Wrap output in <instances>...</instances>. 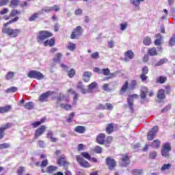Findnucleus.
Here are the masks:
<instances>
[{"mask_svg": "<svg viewBox=\"0 0 175 175\" xmlns=\"http://www.w3.org/2000/svg\"><path fill=\"white\" fill-rule=\"evenodd\" d=\"M148 92V89L146 87H142L141 89V98L142 99H146V96Z\"/></svg>", "mask_w": 175, "mask_h": 175, "instance_id": "20", "label": "nucleus"}, {"mask_svg": "<svg viewBox=\"0 0 175 175\" xmlns=\"http://www.w3.org/2000/svg\"><path fill=\"white\" fill-rule=\"evenodd\" d=\"M106 164L109 166V170H113L114 167L117 166V162H116V160L111 157L106 158Z\"/></svg>", "mask_w": 175, "mask_h": 175, "instance_id": "6", "label": "nucleus"}, {"mask_svg": "<svg viewBox=\"0 0 175 175\" xmlns=\"http://www.w3.org/2000/svg\"><path fill=\"white\" fill-rule=\"evenodd\" d=\"M169 44L170 46H174L175 44V35H173L172 37L171 38Z\"/></svg>", "mask_w": 175, "mask_h": 175, "instance_id": "58", "label": "nucleus"}, {"mask_svg": "<svg viewBox=\"0 0 175 175\" xmlns=\"http://www.w3.org/2000/svg\"><path fill=\"white\" fill-rule=\"evenodd\" d=\"M128 85H129V83L128 82V81H126L125 83L122 85V89L120 90V92H125V91L128 90Z\"/></svg>", "mask_w": 175, "mask_h": 175, "instance_id": "36", "label": "nucleus"}, {"mask_svg": "<svg viewBox=\"0 0 175 175\" xmlns=\"http://www.w3.org/2000/svg\"><path fill=\"white\" fill-rule=\"evenodd\" d=\"M76 159L79 165H81V166H82L83 167H91V165H90V163L83 159L81 156L77 155L76 157Z\"/></svg>", "mask_w": 175, "mask_h": 175, "instance_id": "7", "label": "nucleus"}, {"mask_svg": "<svg viewBox=\"0 0 175 175\" xmlns=\"http://www.w3.org/2000/svg\"><path fill=\"white\" fill-rule=\"evenodd\" d=\"M143 44L145 46H150L151 44V38L148 36L146 37L143 40Z\"/></svg>", "mask_w": 175, "mask_h": 175, "instance_id": "33", "label": "nucleus"}, {"mask_svg": "<svg viewBox=\"0 0 175 175\" xmlns=\"http://www.w3.org/2000/svg\"><path fill=\"white\" fill-rule=\"evenodd\" d=\"M157 132H158V126H154L151 131H149V133L151 135H154V136H157Z\"/></svg>", "mask_w": 175, "mask_h": 175, "instance_id": "42", "label": "nucleus"}, {"mask_svg": "<svg viewBox=\"0 0 175 175\" xmlns=\"http://www.w3.org/2000/svg\"><path fill=\"white\" fill-rule=\"evenodd\" d=\"M67 49L70 50V51H73L75 49H76V44L70 42L68 46H67Z\"/></svg>", "mask_w": 175, "mask_h": 175, "instance_id": "47", "label": "nucleus"}, {"mask_svg": "<svg viewBox=\"0 0 175 175\" xmlns=\"http://www.w3.org/2000/svg\"><path fill=\"white\" fill-rule=\"evenodd\" d=\"M150 147H152L153 148H159V147H161V141H159V139L154 140L152 142Z\"/></svg>", "mask_w": 175, "mask_h": 175, "instance_id": "18", "label": "nucleus"}, {"mask_svg": "<svg viewBox=\"0 0 175 175\" xmlns=\"http://www.w3.org/2000/svg\"><path fill=\"white\" fill-rule=\"evenodd\" d=\"M154 137H155L154 135L150 134V133H148V140H154Z\"/></svg>", "mask_w": 175, "mask_h": 175, "instance_id": "64", "label": "nucleus"}, {"mask_svg": "<svg viewBox=\"0 0 175 175\" xmlns=\"http://www.w3.org/2000/svg\"><path fill=\"white\" fill-rule=\"evenodd\" d=\"M77 88H79V90H81L82 94H87V90H85V88H84V85H83L82 82L79 81L78 83Z\"/></svg>", "mask_w": 175, "mask_h": 175, "instance_id": "24", "label": "nucleus"}, {"mask_svg": "<svg viewBox=\"0 0 175 175\" xmlns=\"http://www.w3.org/2000/svg\"><path fill=\"white\" fill-rule=\"evenodd\" d=\"M91 76H92V74L90 72H83V81H85L86 83H88V81H89L90 79H91Z\"/></svg>", "mask_w": 175, "mask_h": 175, "instance_id": "19", "label": "nucleus"}, {"mask_svg": "<svg viewBox=\"0 0 175 175\" xmlns=\"http://www.w3.org/2000/svg\"><path fill=\"white\" fill-rule=\"evenodd\" d=\"M167 80V78L166 77H159L157 79V83H160V84H163V83H165Z\"/></svg>", "mask_w": 175, "mask_h": 175, "instance_id": "34", "label": "nucleus"}, {"mask_svg": "<svg viewBox=\"0 0 175 175\" xmlns=\"http://www.w3.org/2000/svg\"><path fill=\"white\" fill-rule=\"evenodd\" d=\"M93 151H94V152H96V154H102L103 149L100 146H97L94 148Z\"/></svg>", "mask_w": 175, "mask_h": 175, "instance_id": "39", "label": "nucleus"}, {"mask_svg": "<svg viewBox=\"0 0 175 175\" xmlns=\"http://www.w3.org/2000/svg\"><path fill=\"white\" fill-rule=\"evenodd\" d=\"M104 108L105 110H113V105L111 103H106Z\"/></svg>", "mask_w": 175, "mask_h": 175, "instance_id": "56", "label": "nucleus"}, {"mask_svg": "<svg viewBox=\"0 0 175 175\" xmlns=\"http://www.w3.org/2000/svg\"><path fill=\"white\" fill-rule=\"evenodd\" d=\"M16 14H20V11L16 10H12L10 14V16L14 17Z\"/></svg>", "mask_w": 175, "mask_h": 175, "instance_id": "51", "label": "nucleus"}, {"mask_svg": "<svg viewBox=\"0 0 175 175\" xmlns=\"http://www.w3.org/2000/svg\"><path fill=\"white\" fill-rule=\"evenodd\" d=\"M50 13V12H53V8L51 7H46L44 9L40 10L38 12V14H42V13Z\"/></svg>", "mask_w": 175, "mask_h": 175, "instance_id": "25", "label": "nucleus"}, {"mask_svg": "<svg viewBox=\"0 0 175 175\" xmlns=\"http://www.w3.org/2000/svg\"><path fill=\"white\" fill-rule=\"evenodd\" d=\"M148 73V67L144 66L142 68V75H147Z\"/></svg>", "mask_w": 175, "mask_h": 175, "instance_id": "62", "label": "nucleus"}, {"mask_svg": "<svg viewBox=\"0 0 175 175\" xmlns=\"http://www.w3.org/2000/svg\"><path fill=\"white\" fill-rule=\"evenodd\" d=\"M61 100H66V102H68L69 97H65V95H64V94L60 93L57 98V103H59Z\"/></svg>", "mask_w": 175, "mask_h": 175, "instance_id": "16", "label": "nucleus"}, {"mask_svg": "<svg viewBox=\"0 0 175 175\" xmlns=\"http://www.w3.org/2000/svg\"><path fill=\"white\" fill-rule=\"evenodd\" d=\"M17 92V88L16 87H11L5 91V92L7 94H9V92Z\"/></svg>", "mask_w": 175, "mask_h": 175, "instance_id": "50", "label": "nucleus"}, {"mask_svg": "<svg viewBox=\"0 0 175 175\" xmlns=\"http://www.w3.org/2000/svg\"><path fill=\"white\" fill-rule=\"evenodd\" d=\"M140 79H142V81H146L147 79H148V77H147L146 74H142L140 75Z\"/></svg>", "mask_w": 175, "mask_h": 175, "instance_id": "63", "label": "nucleus"}, {"mask_svg": "<svg viewBox=\"0 0 175 175\" xmlns=\"http://www.w3.org/2000/svg\"><path fill=\"white\" fill-rule=\"evenodd\" d=\"M139 98V96L137 94H133L132 96H129L127 98L129 106L131 110H132V111H133V98Z\"/></svg>", "mask_w": 175, "mask_h": 175, "instance_id": "12", "label": "nucleus"}, {"mask_svg": "<svg viewBox=\"0 0 175 175\" xmlns=\"http://www.w3.org/2000/svg\"><path fill=\"white\" fill-rule=\"evenodd\" d=\"M18 17H15L13 19L10 20L9 22L4 23V27H8V25H9V24H12V23H16V21H18Z\"/></svg>", "mask_w": 175, "mask_h": 175, "instance_id": "46", "label": "nucleus"}, {"mask_svg": "<svg viewBox=\"0 0 175 175\" xmlns=\"http://www.w3.org/2000/svg\"><path fill=\"white\" fill-rule=\"evenodd\" d=\"M12 109V105H7L5 107H0V113H8V111H10V110Z\"/></svg>", "mask_w": 175, "mask_h": 175, "instance_id": "22", "label": "nucleus"}, {"mask_svg": "<svg viewBox=\"0 0 175 175\" xmlns=\"http://www.w3.org/2000/svg\"><path fill=\"white\" fill-rule=\"evenodd\" d=\"M57 163L59 166H64V167H68L69 163L66 162V157H65V155H62L58 159H57Z\"/></svg>", "mask_w": 175, "mask_h": 175, "instance_id": "11", "label": "nucleus"}, {"mask_svg": "<svg viewBox=\"0 0 175 175\" xmlns=\"http://www.w3.org/2000/svg\"><path fill=\"white\" fill-rule=\"evenodd\" d=\"M42 124V122H35L31 123V125L33 126V128H38V126H39V125H40Z\"/></svg>", "mask_w": 175, "mask_h": 175, "instance_id": "61", "label": "nucleus"}, {"mask_svg": "<svg viewBox=\"0 0 175 175\" xmlns=\"http://www.w3.org/2000/svg\"><path fill=\"white\" fill-rule=\"evenodd\" d=\"M27 76L30 79H37V80H42V79L44 77L42 72L36 70H31L30 72H29Z\"/></svg>", "mask_w": 175, "mask_h": 175, "instance_id": "4", "label": "nucleus"}, {"mask_svg": "<svg viewBox=\"0 0 175 175\" xmlns=\"http://www.w3.org/2000/svg\"><path fill=\"white\" fill-rule=\"evenodd\" d=\"M75 131L77 133H84L85 132V128L83 126H78L75 129Z\"/></svg>", "mask_w": 175, "mask_h": 175, "instance_id": "26", "label": "nucleus"}, {"mask_svg": "<svg viewBox=\"0 0 175 175\" xmlns=\"http://www.w3.org/2000/svg\"><path fill=\"white\" fill-rule=\"evenodd\" d=\"M96 85H97V84L96 82H93L91 84H90L88 86V90H86L87 93L91 94V92H92V90L96 88Z\"/></svg>", "mask_w": 175, "mask_h": 175, "instance_id": "21", "label": "nucleus"}, {"mask_svg": "<svg viewBox=\"0 0 175 175\" xmlns=\"http://www.w3.org/2000/svg\"><path fill=\"white\" fill-rule=\"evenodd\" d=\"M105 139H106V135L103 133H100L97 136L96 142L98 144H104Z\"/></svg>", "mask_w": 175, "mask_h": 175, "instance_id": "14", "label": "nucleus"}, {"mask_svg": "<svg viewBox=\"0 0 175 175\" xmlns=\"http://www.w3.org/2000/svg\"><path fill=\"white\" fill-rule=\"evenodd\" d=\"M49 165V161L47 159L44 160L41 164H40V167H46V166H47Z\"/></svg>", "mask_w": 175, "mask_h": 175, "instance_id": "59", "label": "nucleus"}, {"mask_svg": "<svg viewBox=\"0 0 175 175\" xmlns=\"http://www.w3.org/2000/svg\"><path fill=\"white\" fill-rule=\"evenodd\" d=\"M137 85V82L136 80H132L130 85L131 90H134V88H136V86Z\"/></svg>", "mask_w": 175, "mask_h": 175, "instance_id": "48", "label": "nucleus"}, {"mask_svg": "<svg viewBox=\"0 0 175 175\" xmlns=\"http://www.w3.org/2000/svg\"><path fill=\"white\" fill-rule=\"evenodd\" d=\"M133 175H143V170L134 169L131 171Z\"/></svg>", "mask_w": 175, "mask_h": 175, "instance_id": "32", "label": "nucleus"}, {"mask_svg": "<svg viewBox=\"0 0 175 175\" xmlns=\"http://www.w3.org/2000/svg\"><path fill=\"white\" fill-rule=\"evenodd\" d=\"M51 36H53V33L47 31H40L37 36V40L38 43H43L46 39L51 38Z\"/></svg>", "mask_w": 175, "mask_h": 175, "instance_id": "2", "label": "nucleus"}, {"mask_svg": "<svg viewBox=\"0 0 175 175\" xmlns=\"http://www.w3.org/2000/svg\"><path fill=\"white\" fill-rule=\"evenodd\" d=\"M75 75H76V71L75 70V69H71L70 71H68V76H69L70 77H73V76H75Z\"/></svg>", "mask_w": 175, "mask_h": 175, "instance_id": "57", "label": "nucleus"}, {"mask_svg": "<svg viewBox=\"0 0 175 175\" xmlns=\"http://www.w3.org/2000/svg\"><path fill=\"white\" fill-rule=\"evenodd\" d=\"M166 62H167V59H162L158 62L154 66H161V65H163V64H166Z\"/></svg>", "mask_w": 175, "mask_h": 175, "instance_id": "43", "label": "nucleus"}, {"mask_svg": "<svg viewBox=\"0 0 175 175\" xmlns=\"http://www.w3.org/2000/svg\"><path fill=\"white\" fill-rule=\"evenodd\" d=\"M51 95V92H46L40 96L39 101L40 102H44L46 101V99L49 98Z\"/></svg>", "mask_w": 175, "mask_h": 175, "instance_id": "15", "label": "nucleus"}, {"mask_svg": "<svg viewBox=\"0 0 175 175\" xmlns=\"http://www.w3.org/2000/svg\"><path fill=\"white\" fill-rule=\"evenodd\" d=\"M39 14H40L39 12L33 14V15L29 18V21H35V20H36V18H38V16H39Z\"/></svg>", "mask_w": 175, "mask_h": 175, "instance_id": "55", "label": "nucleus"}, {"mask_svg": "<svg viewBox=\"0 0 175 175\" xmlns=\"http://www.w3.org/2000/svg\"><path fill=\"white\" fill-rule=\"evenodd\" d=\"M55 44V39L51 38V40H47L44 42V46H50L53 47Z\"/></svg>", "mask_w": 175, "mask_h": 175, "instance_id": "17", "label": "nucleus"}, {"mask_svg": "<svg viewBox=\"0 0 175 175\" xmlns=\"http://www.w3.org/2000/svg\"><path fill=\"white\" fill-rule=\"evenodd\" d=\"M2 32L6 33V35H8L10 38H16V36H18V33L21 32V30L19 29H13L10 27H3Z\"/></svg>", "mask_w": 175, "mask_h": 175, "instance_id": "1", "label": "nucleus"}, {"mask_svg": "<svg viewBox=\"0 0 175 175\" xmlns=\"http://www.w3.org/2000/svg\"><path fill=\"white\" fill-rule=\"evenodd\" d=\"M113 131H114V127L113 126V124H108L106 128V132L108 134H110L111 133V132H113Z\"/></svg>", "mask_w": 175, "mask_h": 175, "instance_id": "35", "label": "nucleus"}, {"mask_svg": "<svg viewBox=\"0 0 175 175\" xmlns=\"http://www.w3.org/2000/svg\"><path fill=\"white\" fill-rule=\"evenodd\" d=\"M130 164L131 160L129 159V157L128 156V154L121 155L119 165H120L122 167H126V166H129Z\"/></svg>", "mask_w": 175, "mask_h": 175, "instance_id": "5", "label": "nucleus"}, {"mask_svg": "<svg viewBox=\"0 0 175 175\" xmlns=\"http://www.w3.org/2000/svg\"><path fill=\"white\" fill-rule=\"evenodd\" d=\"M74 117H75V112H72L69 115L68 118L67 119V122H72L73 121Z\"/></svg>", "mask_w": 175, "mask_h": 175, "instance_id": "54", "label": "nucleus"}, {"mask_svg": "<svg viewBox=\"0 0 175 175\" xmlns=\"http://www.w3.org/2000/svg\"><path fill=\"white\" fill-rule=\"evenodd\" d=\"M157 98L160 100L165 99V90L163 89L159 90L157 94Z\"/></svg>", "mask_w": 175, "mask_h": 175, "instance_id": "27", "label": "nucleus"}, {"mask_svg": "<svg viewBox=\"0 0 175 175\" xmlns=\"http://www.w3.org/2000/svg\"><path fill=\"white\" fill-rule=\"evenodd\" d=\"M18 5V0H12L10 1V8H16Z\"/></svg>", "mask_w": 175, "mask_h": 175, "instance_id": "38", "label": "nucleus"}, {"mask_svg": "<svg viewBox=\"0 0 175 175\" xmlns=\"http://www.w3.org/2000/svg\"><path fill=\"white\" fill-rule=\"evenodd\" d=\"M14 77V72H9L5 75L6 80H10V79H13Z\"/></svg>", "mask_w": 175, "mask_h": 175, "instance_id": "41", "label": "nucleus"}, {"mask_svg": "<svg viewBox=\"0 0 175 175\" xmlns=\"http://www.w3.org/2000/svg\"><path fill=\"white\" fill-rule=\"evenodd\" d=\"M148 54L151 56L157 55L158 53L157 52V49H155V47L150 49L148 50Z\"/></svg>", "mask_w": 175, "mask_h": 175, "instance_id": "31", "label": "nucleus"}, {"mask_svg": "<svg viewBox=\"0 0 175 175\" xmlns=\"http://www.w3.org/2000/svg\"><path fill=\"white\" fill-rule=\"evenodd\" d=\"M9 13V8H4L0 11V14L3 16V14H8Z\"/></svg>", "mask_w": 175, "mask_h": 175, "instance_id": "60", "label": "nucleus"}, {"mask_svg": "<svg viewBox=\"0 0 175 175\" xmlns=\"http://www.w3.org/2000/svg\"><path fill=\"white\" fill-rule=\"evenodd\" d=\"M172 167V164L168 163V164H163V166L161 168V172H166V170H170Z\"/></svg>", "mask_w": 175, "mask_h": 175, "instance_id": "29", "label": "nucleus"}, {"mask_svg": "<svg viewBox=\"0 0 175 175\" xmlns=\"http://www.w3.org/2000/svg\"><path fill=\"white\" fill-rule=\"evenodd\" d=\"M131 2L135 6H139L140 5V2H144V0H131Z\"/></svg>", "mask_w": 175, "mask_h": 175, "instance_id": "44", "label": "nucleus"}, {"mask_svg": "<svg viewBox=\"0 0 175 175\" xmlns=\"http://www.w3.org/2000/svg\"><path fill=\"white\" fill-rule=\"evenodd\" d=\"M90 58L92 59H98L99 58V53L95 52L90 55Z\"/></svg>", "mask_w": 175, "mask_h": 175, "instance_id": "53", "label": "nucleus"}, {"mask_svg": "<svg viewBox=\"0 0 175 175\" xmlns=\"http://www.w3.org/2000/svg\"><path fill=\"white\" fill-rule=\"evenodd\" d=\"M57 169L58 167L57 166L49 165L46 168V173H53V172H55V170H57Z\"/></svg>", "mask_w": 175, "mask_h": 175, "instance_id": "28", "label": "nucleus"}, {"mask_svg": "<svg viewBox=\"0 0 175 175\" xmlns=\"http://www.w3.org/2000/svg\"><path fill=\"white\" fill-rule=\"evenodd\" d=\"M60 107H62V109H65V110H70V109H72V105H69V104H60Z\"/></svg>", "mask_w": 175, "mask_h": 175, "instance_id": "37", "label": "nucleus"}, {"mask_svg": "<svg viewBox=\"0 0 175 175\" xmlns=\"http://www.w3.org/2000/svg\"><path fill=\"white\" fill-rule=\"evenodd\" d=\"M157 155H158V153H157V152H155V151H153L149 154V158L150 159H154L157 158Z\"/></svg>", "mask_w": 175, "mask_h": 175, "instance_id": "52", "label": "nucleus"}, {"mask_svg": "<svg viewBox=\"0 0 175 175\" xmlns=\"http://www.w3.org/2000/svg\"><path fill=\"white\" fill-rule=\"evenodd\" d=\"M83 33V29H81V26H78L76 29H74V31L71 33L70 39H76L77 36H81Z\"/></svg>", "mask_w": 175, "mask_h": 175, "instance_id": "8", "label": "nucleus"}, {"mask_svg": "<svg viewBox=\"0 0 175 175\" xmlns=\"http://www.w3.org/2000/svg\"><path fill=\"white\" fill-rule=\"evenodd\" d=\"M47 127L46 126L42 125L40 128H38L34 134V139H38L39 136H42L43 133H44V131H46Z\"/></svg>", "mask_w": 175, "mask_h": 175, "instance_id": "10", "label": "nucleus"}, {"mask_svg": "<svg viewBox=\"0 0 175 175\" xmlns=\"http://www.w3.org/2000/svg\"><path fill=\"white\" fill-rule=\"evenodd\" d=\"M170 151H172V146H170V143L164 144L161 148L162 157H164L165 158H169V157H170V154H169Z\"/></svg>", "mask_w": 175, "mask_h": 175, "instance_id": "3", "label": "nucleus"}, {"mask_svg": "<svg viewBox=\"0 0 175 175\" xmlns=\"http://www.w3.org/2000/svg\"><path fill=\"white\" fill-rule=\"evenodd\" d=\"M81 155L86 159H88V161H91V156L90 155V154H88V152H81Z\"/></svg>", "mask_w": 175, "mask_h": 175, "instance_id": "49", "label": "nucleus"}, {"mask_svg": "<svg viewBox=\"0 0 175 175\" xmlns=\"http://www.w3.org/2000/svg\"><path fill=\"white\" fill-rule=\"evenodd\" d=\"M46 137L48 139H50V140L54 143L55 142H57V140H58V139L53 137V131H48L47 134H46Z\"/></svg>", "mask_w": 175, "mask_h": 175, "instance_id": "23", "label": "nucleus"}, {"mask_svg": "<svg viewBox=\"0 0 175 175\" xmlns=\"http://www.w3.org/2000/svg\"><path fill=\"white\" fill-rule=\"evenodd\" d=\"M34 106L35 105H33V102L26 103L25 104V109H27V110H32Z\"/></svg>", "mask_w": 175, "mask_h": 175, "instance_id": "30", "label": "nucleus"}, {"mask_svg": "<svg viewBox=\"0 0 175 175\" xmlns=\"http://www.w3.org/2000/svg\"><path fill=\"white\" fill-rule=\"evenodd\" d=\"M12 126H13V124L6 123L5 124H3L1 127H0V139H3V137L5 136L3 132H5L6 129L12 128Z\"/></svg>", "mask_w": 175, "mask_h": 175, "instance_id": "9", "label": "nucleus"}, {"mask_svg": "<svg viewBox=\"0 0 175 175\" xmlns=\"http://www.w3.org/2000/svg\"><path fill=\"white\" fill-rule=\"evenodd\" d=\"M124 61L128 62V59H133L135 58V53L132 51H127L124 53Z\"/></svg>", "mask_w": 175, "mask_h": 175, "instance_id": "13", "label": "nucleus"}, {"mask_svg": "<svg viewBox=\"0 0 175 175\" xmlns=\"http://www.w3.org/2000/svg\"><path fill=\"white\" fill-rule=\"evenodd\" d=\"M104 75V76H109L110 75V70L109 68H103L101 69V75Z\"/></svg>", "mask_w": 175, "mask_h": 175, "instance_id": "40", "label": "nucleus"}, {"mask_svg": "<svg viewBox=\"0 0 175 175\" xmlns=\"http://www.w3.org/2000/svg\"><path fill=\"white\" fill-rule=\"evenodd\" d=\"M61 57H62V53H57L55 57L53 58V62H58L61 59Z\"/></svg>", "mask_w": 175, "mask_h": 175, "instance_id": "45", "label": "nucleus"}]
</instances>
